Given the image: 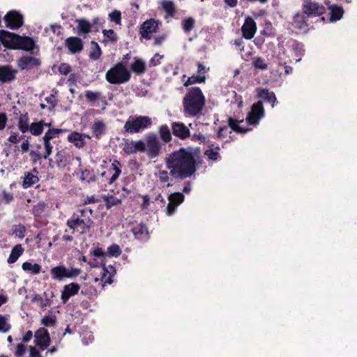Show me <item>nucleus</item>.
<instances>
[{"label":"nucleus","mask_w":357,"mask_h":357,"mask_svg":"<svg viewBox=\"0 0 357 357\" xmlns=\"http://www.w3.org/2000/svg\"><path fill=\"white\" fill-rule=\"evenodd\" d=\"M199 158V153L191 147H181L167 155L164 162L172 178L184 180L195 175Z\"/></svg>","instance_id":"nucleus-1"},{"label":"nucleus","mask_w":357,"mask_h":357,"mask_svg":"<svg viewBox=\"0 0 357 357\" xmlns=\"http://www.w3.org/2000/svg\"><path fill=\"white\" fill-rule=\"evenodd\" d=\"M204 105L205 97L201 89L197 86L189 89L183 98V112L189 116L200 114Z\"/></svg>","instance_id":"nucleus-2"},{"label":"nucleus","mask_w":357,"mask_h":357,"mask_svg":"<svg viewBox=\"0 0 357 357\" xmlns=\"http://www.w3.org/2000/svg\"><path fill=\"white\" fill-rule=\"evenodd\" d=\"M92 213L93 210L89 207L79 209L67 220L66 225L70 229L77 230L81 234H86L93 224Z\"/></svg>","instance_id":"nucleus-3"},{"label":"nucleus","mask_w":357,"mask_h":357,"mask_svg":"<svg viewBox=\"0 0 357 357\" xmlns=\"http://www.w3.org/2000/svg\"><path fill=\"white\" fill-rule=\"evenodd\" d=\"M151 123V119L148 116H130L124 124L122 133L132 135L142 132Z\"/></svg>","instance_id":"nucleus-4"},{"label":"nucleus","mask_w":357,"mask_h":357,"mask_svg":"<svg viewBox=\"0 0 357 357\" xmlns=\"http://www.w3.org/2000/svg\"><path fill=\"white\" fill-rule=\"evenodd\" d=\"M131 74L123 62H119L112 67L105 74V79L112 84H121L128 82Z\"/></svg>","instance_id":"nucleus-5"},{"label":"nucleus","mask_w":357,"mask_h":357,"mask_svg":"<svg viewBox=\"0 0 357 357\" xmlns=\"http://www.w3.org/2000/svg\"><path fill=\"white\" fill-rule=\"evenodd\" d=\"M144 145V151L141 153H145L149 159L157 158L160 155L162 144L155 133L149 132L145 135Z\"/></svg>","instance_id":"nucleus-6"},{"label":"nucleus","mask_w":357,"mask_h":357,"mask_svg":"<svg viewBox=\"0 0 357 357\" xmlns=\"http://www.w3.org/2000/svg\"><path fill=\"white\" fill-rule=\"evenodd\" d=\"M265 111L261 100L255 102L246 116V121L250 126H257L264 116Z\"/></svg>","instance_id":"nucleus-7"},{"label":"nucleus","mask_w":357,"mask_h":357,"mask_svg":"<svg viewBox=\"0 0 357 357\" xmlns=\"http://www.w3.org/2000/svg\"><path fill=\"white\" fill-rule=\"evenodd\" d=\"M302 11L307 17H319L326 13V8L323 5L311 0H303Z\"/></svg>","instance_id":"nucleus-8"},{"label":"nucleus","mask_w":357,"mask_h":357,"mask_svg":"<svg viewBox=\"0 0 357 357\" xmlns=\"http://www.w3.org/2000/svg\"><path fill=\"white\" fill-rule=\"evenodd\" d=\"M34 344L40 350L44 351L50 346L51 338L48 331L41 327L34 333Z\"/></svg>","instance_id":"nucleus-9"},{"label":"nucleus","mask_w":357,"mask_h":357,"mask_svg":"<svg viewBox=\"0 0 357 357\" xmlns=\"http://www.w3.org/2000/svg\"><path fill=\"white\" fill-rule=\"evenodd\" d=\"M41 65V60L31 55H23L17 61V66L21 70L31 71Z\"/></svg>","instance_id":"nucleus-10"},{"label":"nucleus","mask_w":357,"mask_h":357,"mask_svg":"<svg viewBox=\"0 0 357 357\" xmlns=\"http://www.w3.org/2000/svg\"><path fill=\"white\" fill-rule=\"evenodd\" d=\"M6 27L15 30L20 29L24 23L22 14L16 10L8 11L3 17Z\"/></svg>","instance_id":"nucleus-11"},{"label":"nucleus","mask_w":357,"mask_h":357,"mask_svg":"<svg viewBox=\"0 0 357 357\" xmlns=\"http://www.w3.org/2000/svg\"><path fill=\"white\" fill-rule=\"evenodd\" d=\"M185 200V196L182 192H173L168 196L169 203L166 207L167 215H172L177 210L178 206Z\"/></svg>","instance_id":"nucleus-12"},{"label":"nucleus","mask_w":357,"mask_h":357,"mask_svg":"<svg viewBox=\"0 0 357 357\" xmlns=\"http://www.w3.org/2000/svg\"><path fill=\"white\" fill-rule=\"evenodd\" d=\"M158 30V22L155 19L151 18L141 24L139 33L142 38L150 40L152 38V33H156Z\"/></svg>","instance_id":"nucleus-13"},{"label":"nucleus","mask_w":357,"mask_h":357,"mask_svg":"<svg viewBox=\"0 0 357 357\" xmlns=\"http://www.w3.org/2000/svg\"><path fill=\"white\" fill-rule=\"evenodd\" d=\"M19 35L6 30H0V41L8 49L15 50Z\"/></svg>","instance_id":"nucleus-14"},{"label":"nucleus","mask_w":357,"mask_h":357,"mask_svg":"<svg viewBox=\"0 0 357 357\" xmlns=\"http://www.w3.org/2000/svg\"><path fill=\"white\" fill-rule=\"evenodd\" d=\"M17 70L10 65H0V82L10 83L16 79Z\"/></svg>","instance_id":"nucleus-15"},{"label":"nucleus","mask_w":357,"mask_h":357,"mask_svg":"<svg viewBox=\"0 0 357 357\" xmlns=\"http://www.w3.org/2000/svg\"><path fill=\"white\" fill-rule=\"evenodd\" d=\"M121 173V163L119 160H114L109 168L107 171H104L100 174V176H104V175H111V176L107 179V183L108 185H112L117 180Z\"/></svg>","instance_id":"nucleus-16"},{"label":"nucleus","mask_w":357,"mask_h":357,"mask_svg":"<svg viewBox=\"0 0 357 357\" xmlns=\"http://www.w3.org/2000/svg\"><path fill=\"white\" fill-rule=\"evenodd\" d=\"M243 37L247 40L252 39L257 31V24L251 17H247L241 26Z\"/></svg>","instance_id":"nucleus-17"},{"label":"nucleus","mask_w":357,"mask_h":357,"mask_svg":"<svg viewBox=\"0 0 357 357\" xmlns=\"http://www.w3.org/2000/svg\"><path fill=\"white\" fill-rule=\"evenodd\" d=\"M131 231L135 238L139 241H146L149 234L146 225L142 222H134L131 225Z\"/></svg>","instance_id":"nucleus-18"},{"label":"nucleus","mask_w":357,"mask_h":357,"mask_svg":"<svg viewBox=\"0 0 357 357\" xmlns=\"http://www.w3.org/2000/svg\"><path fill=\"white\" fill-rule=\"evenodd\" d=\"M35 47H36V45L32 38L29 36H22L19 35L15 50H22L33 52Z\"/></svg>","instance_id":"nucleus-19"},{"label":"nucleus","mask_w":357,"mask_h":357,"mask_svg":"<svg viewBox=\"0 0 357 357\" xmlns=\"http://www.w3.org/2000/svg\"><path fill=\"white\" fill-rule=\"evenodd\" d=\"M172 134L184 140L190 137V131L189 128L182 122H173L172 123Z\"/></svg>","instance_id":"nucleus-20"},{"label":"nucleus","mask_w":357,"mask_h":357,"mask_svg":"<svg viewBox=\"0 0 357 357\" xmlns=\"http://www.w3.org/2000/svg\"><path fill=\"white\" fill-rule=\"evenodd\" d=\"M80 289L79 284L75 282H71L68 284H66L63 287V289L61 291V299L63 303H66L70 297L78 294Z\"/></svg>","instance_id":"nucleus-21"},{"label":"nucleus","mask_w":357,"mask_h":357,"mask_svg":"<svg viewBox=\"0 0 357 357\" xmlns=\"http://www.w3.org/2000/svg\"><path fill=\"white\" fill-rule=\"evenodd\" d=\"M144 141L142 139L137 141L126 142L123 144V150L128 154H134L137 152L144 151Z\"/></svg>","instance_id":"nucleus-22"},{"label":"nucleus","mask_w":357,"mask_h":357,"mask_svg":"<svg viewBox=\"0 0 357 357\" xmlns=\"http://www.w3.org/2000/svg\"><path fill=\"white\" fill-rule=\"evenodd\" d=\"M66 46L72 54L81 52L84 47L82 40L76 36L68 38L66 40Z\"/></svg>","instance_id":"nucleus-23"},{"label":"nucleus","mask_w":357,"mask_h":357,"mask_svg":"<svg viewBox=\"0 0 357 357\" xmlns=\"http://www.w3.org/2000/svg\"><path fill=\"white\" fill-rule=\"evenodd\" d=\"M38 174V172L36 168H33L31 172H25L22 187L26 189L37 183L39 181Z\"/></svg>","instance_id":"nucleus-24"},{"label":"nucleus","mask_w":357,"mask_h":357,"mask_svg":"<svg viewBox=\"0 0 357 357\" xmlns=\"http://www.w3.org/2000/svg\"><path fill=\"white\" fill-rule=\"evenodd\" d=\"M55 163L59 169H64L70 164L71 155L65 150L58 151L54 156Z\"/></svg>","instance_id":"nucleus-25"},{"label":"nucleus","mask_w":357,"mask_h":357,"mask_svg":"<svg viewBox=\"0 0 357 357\" xmlns=\"http://www.w3.org/2000/svg\"><path fill=\"white\" fill-rule=\"evenodd\" d=\"M67 139L78 149L83 148L86 144L84 133L74 131L68 135Z\"/></svg>","instance_id":"nucleus-26"},{"label":"nucleus","mask_w":357,"mask_h":357,"mask_svg":"<svg viewBox=\"0 0 357 357\" xmlns=\"http://www.w3.org/2000/svg\"><path fill=\"white\" fill-rule=\"evenodd\" d=\"M161 6L162 10L165 11V19L173 18L175 17L176 13V6L175 3L170 0H162L161 2Z\"/></svg>","instance_id":"nucleus-27"},{"label":"nucleus","mask_w":357,"mask_h":357,"mask_svg":"<svg viewBox=\"0 0 357 357\" xmlns=\"http://www.w3.org/2000/svg\"><path fill=\"white\" fill-rule=\"evenodd\" d=\"M258 96L264 101L271 104L272 107L277 102L275 94L273 91H270L268 89H258Z\"/></svg>","instance_id":"nucleus-28"},{"label":"nucleus","mask_w":357,"mask_h":357,"mask_svg":"<svg viewBox=\"0 0 357 357\" xmlns=\"http://www.w3.org/2000/svg\"><path fill=\"white\" fill-rule=\"evenodd\" d=\"M328 8L331 11V17L330 20L331 22H336L340 20L344 14V9L342 6H338L336 4H329L327 3Z\"/></svg>","instance_id":"nucleus-29"},{"label":"nucleus","mask_w":357,"mask_h":357,"mask_svg":"<svg viewBox=\"0 0 357 357\" xmlns=\"http://www.w3.org/2000/svg\"><path fill=\"white\" fill-rule=\"evenodd\" d=\"M293 26L300 30L305 29L308 26L307 19L305 14L297 13L293 17Z\"/></svg>","instance_id":"nucleus-30"},{"label":"nucleus","mask_w":357,"mask_h":357,"mask_svg":"<svg viewBox=\"0 0 357 357\" xmlns=\"http://www.w3.org/2000/svg\"><path fill=\"white\" fill-rule=\"evenodd\" d=\"M29 116L28 112L20 114L18 118L17 128L22 133H26L29 129Z\"/></svg>","instance_id":"nucleus-31"},{"label":"nucleus","mask_w":357,"mask_h":357,"mask_svg":"<svg viewBox=\"0 0 357 357\" xmlns=\"http://www.w3.org/2000/svg\"><path fill=\"white\" fill-rule=\"evenodd\" d=\"M51 123H46L43 120H40L38 122H33L30 124L29 131L34 135H40L44 130L45 126H50Z\"/></svg>","instance_id":"nucleus-32"},{"label":"nucleus","mask_w":357,"mask_h":357,"mask_svg":"<svg viewBox=\"0 0 357 357\" xmlns=\"http://www.w3.org/2000/svg\"><path fill=\"white\" fill-rule=\"evenodd\" d=\"M131 70L137 75H142L146 72L145 62L137 57L134 58V62L130 65Z\"/></svg>","instance_id":"nucleus-33"},{"label":"nucleus","mask_w":357,"mask_h":357,"mask_svg":"<svg viewBox=\"0 0 357 357\" xmlns=\"http://www.w3.org/2000/svg\"><path fill=\"white\" fill-rule=\"evenodd\" d=\"M243 120H241V121H238L232 117H229L228 119V126L229 127L231 128V129L237 132V133H240V134H245L249 131L251 130V128H242L241 127L238 123L240 122H243Z\"/></svg>","instance_id":"nucleus-34"},{"label":"nucleus","mask_w":357,"mask_h":357,"mask_svg":"<svg viewBox=\"0 0 357 357\" xmlns=\"http://www.w3.org/2000/svg\"><path fill=\"white\" fill-rule=\"evenodd\" d=\"M23 252L24 248H22V245L21 244H17L13 248L8 258L7 262L8 264H13L16 262L19 257L23 254Z\"/></svg>","instance_id":"nucleus-35"},{"label":"nucleus","mask_w":357,"mask_h":357,"mask_svg":"<svg viewBox=\"0 0 357 357\" xmlns=\"http://www.w3.org/2000/svg\"><path fill=\"white\" fill-rule=\"evenodd\" d=\"M92 132L96 139H99L105 133V124L101 121H95L91 127Z\"/></svg>","instance_id":"nucleus-36"},{"label":"nucleus","mask_w":357,"mask_h":357,"mask_svg":"<svg viewBox=\"0 0 357 357\" xmlns=\"http://www.w3.org/2000/svg\"><path fill=\"white\" fill-rule=\"evenodd\" d=\"M50 273L52 279L61 280L63 278H66L67 268L63 266H59L52 268Z\"/></svg>","instance_id":"nucleus-37"},{"label":"nucleus","mask_w":357,"mask_h":357,"mask_svg":"<svg viewBox=\"0 0 357 357\" xmlns=\"http://www.w3.org/2000/svg\"><path fill=\"white\" fill-rule=\"evenodd\" d=\"M158 132L160 137L164 143H168L172 140V134L167 125H162L159 127Z\"/></svg>","instance_id":"nucleus-38"},{"label":"nucleus","mask_w":357,"mask_h":357,"mask_svg":"<svg viewBox=\"0 0 357 357\" xmlns=\"http://www.w3.org/2000/svg\"><path fill=\"white\" fill-rule=\"evenodd\" d=\"M182 29L185 33H189L195 28V20L192 17L185 18L181 22Z\"/></svg>","instance_id":"nucleus-39"},{"label":"nucleus","mask_w":357,"mask_h":357,"mask_svg":"<svg viewBox=\"0 0 357 357\" xmlns=\"http://www.w3.org/2000/svg\"><path fill=\"white\" fill-rule=\"evenodd\" d=\"M22 269L24 271H29L33 274H38L41 271V266L38 264H32L29 261H25L22 264Z\"/></svg>","instance_id":"nucleus-40"},{"label":"nucleus","mask_w":357,"mask_h":357,"mask_svg":"<svg viewBox=\"0 0 357 357\" xmlns=\"http://www.w3.org/2000/svg\"><path fill=\"white\" fill-rule=\"evenodd\" d=\"M64 132H66V130L63 129L55 128H50L45 133L43 138L51 141L56 137H59V135Z\"/></svg>","instance_id":"nucleus-41"},{"label":"nucleus","mask_w":357,"mask_h":357,"mask_svg":"<svg viewBox=\"0 0 357 357\" xmlns=\"http://www.w3.org/2000/svg\"><path fill=\"white\" fill-rule=\"evenodd\" d=\"M91 45H92L93 50L89 54V57L92 60H94V61L98 60L100 59V57L101 56V54H102V51H101L100 47L99 46L98 43H96L95 41L91 42Z\"/></svg>","instance_id":"nucleus-42"},{"label":"nucleus","mask_w":357,"mask_h":357,"mask_svg":"<svg viewBox=\"0 0 357 357\" xmlns=\"http://www.w3.org/2000/svg\"><path fill=\"white\" fill-rule=\"evenodd\" d=\"M206 81L205 75H193L191 77H189L187 81L184 83L185 86H188L189 85H192L195 84H201L204 83Z\"/></svg>","instance_id":"nucleus-43"},{"label":"nucleus","mask_w":357,"mask_h":357,"mask_svg":"<svg viewBox=\"0 0 357 357\" xmlns=\"http://www.w3.org/2000/svg\"><path fill=\"white\" fill-rule=\"evenodd\" d=\"M47 204L45 202H39L32 208L31 213L34 216L40 217L45 212Z\"/></svg>","instance_id":"nucleus-44"},{"label":"nucleus","mask_w":357,"mask_h":357,"mask_svg":"<svg viewBox=\"0 0 357 357\" xmlns=\"http://www.w3.org/2000/svg\"><path fill=\"white\" fill-rule=\"evenodd\" d=\"M78 29L83 33H89L91 31V26L89 22L84 19L77 20Z\"/></svg>","instance_id":"nucleus-45"},{"label":"nucleus","mask_w":357,"mask_h":357,"mask_svg":"<svg viewBox=\"0 0 357 357\" xmlns=\"http://www.w3.org/2000/svg\"><path fill=\"white\" fill-rule=\"evenodd\" d=\"M204 154L211 160L217 161L220 158L219 152L214 150L213 144L209 146V148L205 151Z\"/></svg>","instance_id":"nucleus-46"},{"label":"nucleus","mask_w":357,"mask_h":357,"mask_svg":"<svg viewBox=\"0 0 357 357\" xmlns=\"http://www.w3.org/2000/svg\"><path fill=\"white\" fill-rule=\"evenodd\" d=\"M102 33L107 38V40H103L102 43H107V41L116 43L118 40V36L113 29H103Z\"/></svg>","instance_id":"nucleus-47"},{"label":"nucleus","mask_w":357,"mask_h":357,"mask_svg":"<svg viewBox=\"0 0 357 357\" xmlns=\"http://www.w3.org/2000/svg\"><path fill=\"white\" fill-rule=\"evenodd\" d=\"M157 176L161 183H167L166 185L167 187L172 186V184L168 183L170 179L169 176H171L169 175V172H168L167 170H163V169L160 170L157 174Z\"/></svg>","instance_id":"nucleus-48"},{"label":"nucleus","mask_w":357,"mask_h":357,"mask_svg":"<svg viewBox=\"0 0 357 357\" xmlns=\"http://www.w3.org/2000/svg\"><path fill=\"white\" fill-rule=\"evenodd\" d=\"M252 64L255 68L261 70H265L268 68V64L265 62L264 59L261 56L255 58L253 59Z\"/></svg>","instance_id":"nucleus-49"},{"label":"nucleus","mask_w":357,"mask_h":357,"mask_svg":"<svg viewBox=\"0 0 357 357\" xmlns=\"http://www.w3.org/2000/svg\"><path fill=\"white\" fill-rule=\"evenodd\" d=\"M121 249L117 244H112L107 248V255L109 256L118 257L121 255Z\"/></svg>","instance_id":"nucleus-50"},{"label":"nucleus","mask_w":357,"mask_h":357,"mask_svg":"<svg viewBox=\"0 0 357 357\" xmlns=\"http://www.w3.org/2000/svg\"><path fill=\"white\" fill-rule=\"evenodd\" d=\"M122 197L120 199L114 197L109 196L105 198V205L107 208H110L112 206H116L121 203Z\"/></svg>","instance_id":"nucleus-51"},{"label":"nucleus","mask_w":357,"mask_h":357,"mask_svg":"<svg viewBox=\"0 0 357 357\" xmlns=\"http://www.w3.org/2000/svg\"><path fill=\"white\" fill-rule=\"evenodd\" d=\"M12 230L13 234L20 238H23L25 236L26 228L22 224L14 225Z\"/></svg>","instance_id":"nucleus-52"},{"label":"nucleus","mask_w":357,"mask_h":357,"mask_svg":"<svg viewBox=\"0 0 357 357\" xmlns=\"http://www.w3.org/2000/svg\"><path fill=\"white\" fill-rule=\"evenodd\" d=\"M56 322V317L55 315H46L43 317L41 320L42 324L46 327L54 326Z\"/></svg>","instance_id":"nucleus-53"},{"label":"nucleus","mask_w":357,"mask_h":357,"mask_svg":"<svg viewBox=\"0 0 357 357\" xmlns=\"http://www.w3.org/2000/svg\"><path fill=\"white\" fill-rule=\"evenodd\" d=\"M43 146L45 149V153L43 154V159H48L50 155L52 153L53 146L50 141L43 138Z\"/></svg>","instance_id":"nucleus-54"},{"label":"nucleus","mask_w":357,"mask_h":357,"mask_svg":"<svg viewBox=\"0 0 357 357\" xmlns=\"http://www.w3.org/2000/svg\"><path fill=\"white\" fill-rule=\"evenodd\" d=\"M292 49L296 56H301L304 54L305 50L303 49V45L297 40H294Z\"/></svg>","instance_id":"nucleus-55"},{"label":"nucleus","mask_w":357,"mask_h":357,"mask_svg":"<svg viewBox=\"0 0 357 357\" xmlns=\"http://www.w3.org/2000/svg\"><path fill=\"white\" fill-rule=\"evenodd\" d=\"M32 302H36L38 303L40 308L44 309L45 308L47 305H49V299H46L45 301L43 300L42 296L39 294H36L31 299Z\"/></svg>","instance_id":"nucleus-56"},{"label":"nucleus","mask_w":357,"mask_h":357,"mask_svg":"<svg viewBox=\"0 0 357 357\" xmlns=\"http://www.w3.org/2000/svg\"><path fill=\"white\" fill-rule=\"evenodd\" d=\"M85 97L89 102H96L100 98V93L92 91H86L85 92Z\"/></svg>","instance_id":"nucleus-57"},{"label":"nucleus","mask_w":357,"mask_h":357,"mask_svg":"<svg viewBox=\"0 0 357 357\" xmlns=\"http://www.w3.org/2000/svg\"><path fill=\"white\" fill-rule=\"evenodd\" d=\"M10 329V325L6 321V318L0 314V331L8 332Z\"/></svg>","instance_id":"nucleus-58"},{"label":"nucleus","mask_w":357,"mask_h":357,"mask_svg":"<svg viewBox=\"0 0 357 357\" xmlns=\"http://www.w3.org/2000/svg\"><path fill=\"white\" fill-rule=\"evenodd\" d=\"M59 72L61 75H67L72 70L71 66L66 63H61L59 66Z\"/></svg>","instance_id":"nucleus-59"},{"label":"nucleus","mask_w":357,"mask_h":357,"mask_svg":"<svg viewBox=\"0 0 357 357\" xmlns=\"http://www.w3.org/2000/svg\"><path fill=\"white\" fill-rule=\"evenodd\" d=\"M45 100L50 105V110L54 109L57 105V100L54 94H50L45 98Z\"/></svg>","instance_id":"nucleus-60"},{"label":"nucleus","mask_w":357,"mask_h":357,"mask_svg":"<svg viewBox=\"0 0 357 357\" xmlns=\"http://www.w3.org/2000/svg\"><path fill=\"white\" fill-rule=\"evenodd\" d=\"M109 17L112 21L114 22L116 24H121V13L119 10H114L109 14Z\"/></svg>","instance_id":"nucleus-61"},{"label":"nucleus","mask_w":357,"mask_h":357,"mask_svg":"<svg viewBox=\"0 0 357 357\" xmlns=\"http://www.w3.org/2000/svg\"><path fill=\"white\" fill-rule=\"evenodd\" d=\"M82 272L80 268H72L71 269L67 268L66 278H75L78 276Z\"/></svg>","instance_id":"nucleus-62"},{"label":"nucleus","mask_w":357,"mask_h":357,"mask_svg":"<svg viewBox=\"0 0 357 357\" xmlns=\"http://www.w3.org/2000/svg\"><path fill=\"white\" fill-rule=\"evenodd\" d=\"M29 155L33 162H36L37 161L43 159V155L40 153L38 151L32 150L30 151Z\"/></svg>","instance_id":"nucleus-63"},{"label":"nucleus","mask_w":357,"mask_h":357,"mask_svg":"<svg viewBox=\"0 0 357 357\" xmlns=\"http://www.w3.org/2000/svg\"><path fill=\"white\" fill-rule=\"evenodd\" d=\"M29 349L30 351L29 357H46L43 356L40 352V350L37 349L35 347L29 346Z\"/></svg>","instance_id":"nucleus-64"}]
</instances>
